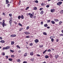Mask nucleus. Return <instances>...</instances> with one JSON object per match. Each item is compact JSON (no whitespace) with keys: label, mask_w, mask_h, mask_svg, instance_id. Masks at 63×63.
I'll list each match as a JSON object with an SVG mask.
<instances>
[{"label":"nucleus","mask_w":63,"mask_h":63,"mask_svg":"<svg viewBox=\"0 0 63 63\" xmlns=\"http://www.w3.org/2000/svg\"><path fill=\"white\" fill-rule=\"evenodd\" d=\"M55 11V10L54 9H52L51 10V12H53L54 11Z\"/></svg>","instance_id":"nucleus-13"},{"label":"nucleus","mask_w":63,"mask_h":63,"mask_svg":"<svg viewBox=\"0 0 63 63\" xmlns=\"http://www.w3.org/2000/svg\"><path fill=\"white\" fill-rule=\"evenodd\" d=\"M51 41L52 42H53V41H54V39L53 38H52L51 39Z\"/></svg>","instance_id":"nucleus-31"},{"label":"nucleus","mask_w":63,"mask_h":63,"mask_svg":"<svg viewBox=\"0 0 63 63\" xmlns=\"http://www.w3.org/2000/svg\"><path fill=\"white\" fill-rule=\"evenodd\" d=\"M0 40H2V39H3L2 38V37H0Z\"/></svg>","instance_id":"nucleus-58"},{"label":"nucleus","mask_w":63,"mask_h":63,"mask_svg":"<svg viewBox=\"0 0 63 63\" xmlns=\"http://www.w3.org/2000/svg\"><path fill=\"white\" fill-rule=\"evenodd\" d=\"M9 23H10V25H11V24H12V20H10L9 21Z\"/></svg>","instance_id":"nucleus-12"},{"label":"nucleus","mask_w":63,"mask_h":63,"mask_svg":"<svg viewBox=\"0 0 63 63\" xmlns=\"http://www.w3.org/2000/svg\"><path fill=\"white\" fill-rule=\"evenodd\" d=\"M37 56H39V57H40V55L39 54H37Z\"/></svg>","instance_id":"nucleus-55"},{"label":"nucleus","mask_w":63,"mask_h":63,"mask_svg":"<svg viewBox=\"0 0 63 63\" xmlns=\"http://www.w3.org/2000/svg\"><path fill=\"white\" fill-rule=\"evenodd\" d=\"M9 61H12L13 60V59H12V58L9 59Z\"/></svg>","instance_id":"nucleus-33"},{"label":"nucleus","mask_w":63,"mask_h":63,"mask_svg":"<svg viewBox=\"0 0 63 63\" xmlns=\"http://www.w3.org/2000/svg\"><path fill=\"white\" fill-rule=\"evenodd\" d=\"M46 7L47 8H49V5H47L46 6Z\"/></svg>","instance_id":"nucleus-41"},{"label":"nucleus","mask_w":63,"mask_h":63,"mask_svg":"<svg viewBox=\"0 0 63 63\" xmlns=\"http://www.w3.org/2000/svg\"><path fill=\"white\" fill-rule=\"evenodd\" d=\"M34 41L36 43H38V42H39V40L37 39H36Z\"/></svg>","instance_id":"nucleus-8"},{"label":"nucleus","mask_w":63,"mask_h":63,"mask_svg":"<svg viewBox=\"0 0 63 63\" xmlns=\"http://www.w3.org/2000/svg\"><path fill=\"white\" fill-rule=\"evenodd\" d=\"M17 62H20V59H18L17 60Z\"/></svg>","instance_id":"nucleus-37"},{"label":"nucleus","mask_w":63,"mask_h":63,"mask_svg":"<svg viewBox=\"0 0 63 63\" xmlns=\"http://www.w3.org/2000/svg\"><path fill=\"white\" fill-rule=\"evenodd\" d=\"M43 34L44 35H47V33H46V32H44L43 33Z\"/></svg>","instance_id":"nucleus-24"},{"label":"nucleus","mask_w":63,"mask_h":63,"mask_svg":"<svg viewBox=\"0 0 63 63\" xmlns=\"http://www.w3.org/2000/svg\"><path fill=\"white\" fill-rule=\"evenodd\" d=\"M27 61H24L23 63H27Z\"/></svg>","instance_id":"nucleus-51"},{"label":"nucleus","mask_w":63,"mask_h":63,"mask_svg":"<svg viewBox=\"0 0 63 63\" xmlns=\"http://www.w3.org/2000/svg\"><path fill=\"white\" fill-rule=\"evenodd\" d=\"M2 55H5V54L4 52H2Z\"/></svg>","instance_id":"nucleus-29"},{"label":"nucleus","mask_w":63,"mask_h":63,"mask_svg":"<svg viewBox=\"0 0 63 63\" xmlns=\"http://www.w3.org/2000/svg\"><path fill=\"white\" fill-rule=\"evenodd\" d=\"M62 33H63V30H62Z\"/></svg>","instance_id":"nucleus-63"},{"label":"nucleus","mask_w":63,"mask_h":63,"mask_svg":"<svg viewBox=\"0 0 63 63\" xmlns=\"http://www.w3.org/2000/svg\"><path fill=\"white\" fill-rule=\"evenodd\" d=\"M44 23V22H43V21H41V25H43V23Z\"/></svg>","instance_id":"nucleus-40"},{"label":"nucleus","mask_w":63,"mask_h":63,"mask_svg":"<svg viewBox=\"0 0 63 63\" xmlns=\"http://www.w3.org/2000/svg\"><path fill=\"white\" fill-rule=\"evenodd\" d=\"M0 42L2 43H5V41L3 40H2L0 41Z\"/></svg>","instance_id":"nucleus-9"},{"label":"nucleus","mask_w":63,"mask_h":63,"mask_svg":"<svg viewBox=\"0 0 63 63\" xmlns=\"http://www.w3.org/2000/svg\"><path fill=\"white\" fill-rule=\"evenodd\" d=\"M3 23L2 24V25L3 27H4V26H6L7 25L5 23V21L4 20H3L2 21Z\"/></svg>","instance_id":"nucleus-1"},{"label":"nucleus","mask_w":63,"mask_h":63,"mask_svg":"<svg viewBox=\"0 0 63 63\" xmlns=\"http://www.w3.org/2000/svg\"><path fill=\"white\" fill-rule=\"evenodd\" d=\"M29 7L28 6V7H27L26 8V10H28V9H29Z\"/></svg>","instance_id":"nucleus-25"},{"label":"nucleus","mask_w":63,"mask_h":63,"mask_svg":"<svg viewBox=\"0 0 63 63\" xmlns=\"http://www.w3.org/2000/svg\"><path fill=\"white\" fill-rule=\"evenodd\" d=\"M10 4H9V3L8 4H7V7H9V6H10Z\"/></svg>","instance_id":"nucleus-46"},{"label":"nucleus","mask_w":63,"mask_h":63,"mask_svg":"<svg viewBox=\"0 0 63 63\" xmlns=\"http://www.w3.org/2000/svg\"><path fill=\"white\" fill-rule=\"evenodd\" d=\"M16 47L18 48H20V47L18 45L16 46Z\"/></svg>","instance_id":"nucleus-23"},{"label":"nucleus","mask_w":63,"mask_h":63,"mask_svg":"<svg viewBox=\"0 0 63 63\" xmlns=\"http://www.w3.org/2000/svg\"><path fill=\"white\" fill-rule=\"evenodd\" d=\"M47 29H49V28H50V27H47Z\"/></svg>","instance_id":"nucleus-56"},{"label":"nucleus","mask_w":63,"mask_h":63,"mask_svg":"<svg viewBox=\"0 0 63 63\" xmlns=\"http://www.w3.org/2000/svg\"><path fill=\"white\" fill-rule=\"evenodd\" d=\"M31 55H33V52H32L30 53Z\"/></svg>","instance_id":"nucleus-15"},{"label":"nucleus","mask_w":63,"mask_h":63,"mask_svg":"<svg viewBox=\"0 0 63 63\" xmlns=\"http://www.w3.org/2000/svg\"><path fill=\"white\" fill-rule=\"evenodd\" d=\"M45 52H45V51L43 52V54H45Z\"/></svg>","instance_id":"nucleus-60"},{"label":"nucleus","mask_w":63,"mask_h":63,"mask_svg":"<svg viewBox=\"0 0 63 63\" xmlns=\"http://www.w3.org/2000/svg\"><path fill=\"white\" fill-rule=\"evenodd\" d=\"M9 15L10 16H12V15L11 14H9Z\"/></svg>","instance_id":"nucleus-54"},{"label":"nucleus","mask_w":63,"mask_h":63,"mask_svg":"<svg viewBox=\"0 0 63 63\" xmlns=\"http://www.w3.org/2000/svg\"><path fill=\"white\" fill-rule=\"evenodd\" d=\"M27 55V53H25L24 55V56H26Z\"/></svg>","instance_id":"nucleus-22"},{"label":"nucleus","mask_w":63,"mask_h":63,"mask_svg":"<svg viewBox=\"0 0 63 63\" xmlns=\"http://www.w3.org/2000/svg\"><path fill=\"white\" fill-rule=\"evenodd\" d=\"M14 43L15 42H14V41H12L11 43V45H14Z\"/></svg>","instance_id":"nucleus-16"},{"label":"nucleus","mask_w":63,"mask_h":63,"mask_svg":"<svg viewBox=\"0 0 63 63\" xmlns=\"http://www.w3.org/2000/svg\"><path fill=\"white\" fill-rule=\"evenodd\" d=\"M44 5H45V3H43L41 4V6H43Z\"/></svg>","instance_id":"nucleus-35"},{"label":"nucleus","mask_w":63,"mask_h":63,"mask_svg":"<svg viewBox=\"0 0 63 63\" xmlns=\"http://www.w3.org/2000/svg\"><path fill=\"white\" fill-rule=\"evenodd\" d=\"M21 18V16H19L18 17V18L19 19H20Z\"/></svg>","instance_id":"nucleus-36"},{"label":"nucleus","mask_w":63,"mask_h":63,"mask_svg":"<svg viewBox=\"0 0 63 63\" xmlns=\"http://www.w3.org/2000/svg\"><path fill=\"white\" fill-rule=\"evenodd\" d=\"M21 18H22V19H24V16H23V15H22L21 16Z\"/></svg>","instance_id":"nucleus-18"},{"label":"nucleus","mask_w":63,"mask_h":63,"mask_svg":"<svg viewBox=\"0 0 63 63\" xmlns=\"http://www.w3.org/2000/svg\"><path fill=\"white\" fill-rule=\"evenodd\" d=\"M62 3V2L60 1L58 3H57V5H58L59 6H60V5H61V4Z\"/></svg>","instance_id":"nucleus-4"},{"label":"nucleus","mask_w":63,"mask_h":63,"mask_svg":"<svg viewBox=\"0 0 63 63\" xmlns=\"http://www.w3.org/2000/svg\"><path fill=\"white\" fill-rule=\"evenodd\" d=\"M45 58H48L49 57V56L47 55L45 56Z\"/></svg>","instance_id":"nucleus-11"},{"label":"nucleus","mask_w":63,"mask_h":63,"mask_svg":"<svg viewBox=\"0 0 63 63\" xmlns=\"http://www.w3.org/2000/svg\"><path fill=\"white\" fill-rule=\"evenodd\" d=\"M10 47H10V46H8L6 47H4L3 48V50L4 49H9V48H10Z\"/></svg>","instance_id":"nucleus-2"},{"label":"nucleus","mask_w":63,"mask_h":63,"mask_svg":"<svg viewBox=\"0 0 63 63\" xmlns=\"http://www.w3.org/2000/svg\"><path fill=\"white\" fill-rule=\"evenodd\" d=\"M43 8H40V11H41L42 10H43Z\"/></svg>","instance_id":"nucleus-50"},{"label":"nucleus","mask_w":63,"mask_h":63,"mask_svg":"<svg viewBox=\"0 0 63 63\" xmlns=\"http://www.w3.org/2000/svg\"><path fill=\"white\" fill-rule=\"evenodd\" d=\"M26 38H30V36H26Z\"/></svg>","instance_id":"nucleus-34"},{"label":"nucleus","mask_w":63,"mask_h":63,"mask_svg":"<svg viewBox=\"0 0 63 63\" xmlns=\"http://www.w3.org/2000/svg\"><path fill=\"white\" fill-rule=\"evenodd\" d=\"M43 13H44V11L43 10L41 11L40 12V14H41V15H42L43 14Z\"/></svg>","instance_id":"nucleus-14"},{"label":"nucleus","mask_w":63,"mask_h":63,"mask_svg":"<svg viewBox=\"0 0 63 63\" xmlns=\"http://www.w3.org/2000/svg\"><path fill=\"white\" fill-rule=\"evenodd\" d=\"M11 57H13V58H15V55H12L11 56Z\"/></svg>","instance_id":"nucleus-26"},{"label":"nucleus","mask_w":63,"mask_h":63,"mask_svg":"<svg viewBox=\"0 0 63 63\" xmlns=\"http://www.w3.org/2000/svg\"><path fill=\"white\" fill-rule=\"evenodd\" d=\"M62 23V22L61 21L60 22H59V25H61V24Z\"/></svg>","instance_id":"nucleus-32"},{"label":"nucleus","mask_w":63,"mask_h":63,"mask_svg":"<svg viewBox=\"0 0 63 63\" xmlns=\"http://www.w3.org/2000/svg\"><path fill=\"white\" fill-rule=\"evenodd\" d=\"M33 45V44L32 43H31L30 44V46H32Z\"/></svg>","instance_id":"nucleus-47"},{"label":"nucleus","mask_w":63,"mask_h":63,"mask_svg":"<svg viewBox=\"0 0 63 63\" xmlns=\"http://www.w3.org/2000/svg\"><path fill=\"white\" fill-rule=\"evenodd\" d=\"M59 57V55L57 54V55H55V57L56 59H57Z\"/></svg>","instance_id":"nucleus-5"},{"label":"nucleus","mask_w":63,"mask_h":63,"mask_svg":"<svg viewBox=\"0 0 63 63\" xmlns=\"http://www.w3.org/2000/svg\"><path fill=\"white\" fill-rule=\"evenodd\" d=\"M2 20V18L0 17V20Z\"/></svg>","instance_id":"nucleus-61"},{"label":"nucleus","mask_w":63,"mask_h":63,"mask_svg":"<svg viewBox=\"0 0 63 63\" xmlns=\"http://www.w3.org/2000/svg\"><path fill=\"white\" fill-rule=\"evenodd\" d=\"M21 50H19L18 51V52L19 53H20V52H21Z\"/></svg>","instance_id":"nucleus-52"},{"label":"nucleus","mask_w":63,"mask_h":63,"mask_svg":"<svg viewBox=\"0 0 63 63\" xmlns=\"http://www.w3.org/2000/svg\"><path fill=\"white\" fill-rule=\"evenodd\" d=\"M3 15H4V16H5V13H3Z\"/></svg>","instance_id":"nucleus-59"},{"label":"nucleus","mask_w":63,"mask_h":63,"mask_svg":"<svg viewBox=\"0 0 63 63\" xmlns=\"http://www.w3.org/2000/svg\"><path fill=\"white\" fill-rule=\"evenodd\" d=\"M31 60L32 61H33L34 60V59L33 58Z\"/></svg>","instance_id":"nucleus-44"},{"label":"nucleus","mask_w":63,"mask_h":63,"mask_svg":"<svg viewBox=\"0 0 63 63\" xmlns=\"http://www.w3.org/2000/svg\"><path fill=\"white\" fill-rule=\"evenodd\" d=\"M35 2L36 3H38V1L37 0H35Z\"/></svg>","instance_id":"nucleus-39"},{"label":"nucleus","mask_w":63,"mask_h":63,"mask_svg":"<svg viewBox=\"0 0 63 63\" xmlns=\"http://www.w3.org/2000/svg\"><path fill=\"white\" fill-rule=\"evenodd\" d=\"M50 22V20H48L47 21V22L48 23Z\"/></svg>","instance_id":"nucleus-53"},{"label":"nucleus","mask_w":63,"mask_h":63,"mask_svg":"<svg viewBox=\"0 0 63 63\" xmlns=\"http://www.w3.org/2000/svg\"><path fill=\"white\" fill-rule=\"evenodd\" d=\"M29 16H30V17L31 18H33V17L34 16V15L32 14L31 13H29L28 14Z\"/></svg>","instance_id":"nucleus-3"},{"label":"nucleus","mask_w":63,"mask_h":63,"mask_svg":"<svg viewBox=\"0 0 63 63\" xmlns=\"http://www.w3.org/2000/svg\"><path fill=\"white\" fill-rule=\"evenodd\" d=\"M36 18V16H35L33 17V18L35 19Z\"/></svg>","instance_id":"nucleus-49"},{"label":"nucleus","mask_w":63,"mask_h":63,"mask_svg":"<svg viewBox=\"0 0 63 63\" xmlns=\"http://www.w3.org/2000/svg\"><path fill=\"white\" fill-rule=\"evenodd\" d=\"M10 51L11 52H13H13H14V51L13 50H12V49L10 50Z\"/></svg>","instance_id":"nucleus-27"},{"label":"nucleus","mask_w":63,"mask_h":63,"mask_svg":"<svg viewBox=\"0 0 63 63\" xmlns=\"http://www.w3.org/2000/svg\"><path fill=\"white\" fill-rule=\"evenodd\" d=\"M54 21H56V22H57V21H59V20L58 19H54Z\"/></svg>","instance_id":"nucleus-21"},{"label":"nucleus","mask_w":63,"mask_h":63,"mask_svg":"<svg viewBox=\"0 0 63 63\" xmlns=\"http://www.w3.org/2000/svg\"><path fill=\"white\" fill-rule=\"evenodd\" d=\"M49 56H51V54H49Z\"/></svg>","instance_id":"nucleus-62"},{"label":"nucleus","mask_w":63,"mask_h":63,"mask_svg":"<svg viewBox=\"0 0 63 63\" xmlns=\"http://www.w3.org/2000/svg\"><path fill=\"white\" fill-rule=\"evenodd\" d=\"M24 33L25 34H26V35H28V34H30V32H24Z\"/></svg>","instance_id":"nucleus-6"},{"label":"nucleus","mask_w":63,"mask_h":63,"mask_svg":"<svg viewBox=\"0 0 63 63\" xmlns=\"http://www.w3.org/2000/svg\"><path fill=\"white\" fill-rule=\"evenodd\" d=\"M29 26H28L27 27V29H26L27 30H28V29H29Z\"/></svg>","instance_id":"nucleus-43"},{"label":"nucleus","mask_w":63,"mask_h":63,"mask_svg":"<svg viewBox=\"0 0 63 63\" xmlns=\"http://www.w3.org/2000/svg\"><path fill=\"white\" fill-rule=\"evenodd\" d=\"M58 41H59V40H58V39H57V40H56V42H58Z\"/></svg>","instance_id":"nucleus-57"},{"label":"nucleus","mask_w":63,"mask_h":63,"mask_svg":"<svg viewBox=\"0 0 63 63\" xmlns=\"http://www.w3.org/2000/svg\"><path fill=\"white\" fill-rule=\"evenodd\" d=\"M48 26L47 24H46L44 25V26L45 27H47Z\"/></svg>","instance_id":"nucleus-19"},{"label":"nucleus","mask_w":63,"mask_h":63,"mask_svg":"<svg viewBox=\"0 0 63 63\" xmlns=\"http://www.w3.org/2000/svg\"><path fill=\"white\" fill-rule=\"evenodd\" d=\"M16 36V35L15 34H13L10 35V37H15Z\"/></svg>","instance_id":"nucleus-7"},{"label":"nucleus","mask_w":63,"mask_h":63,"mask_svg":"<svg viewBox=\"0 0 63 63\" xmlns=\"http://www.w3.org/2000/svg\"><path fill=\"white\" fill-rule=\"evenodd\" d=\"M33 10H37V8L36 7H34Z\"/></svg>","instance_id":"nucleus-17"},{"label":"nucleus","mask_w":63,"mask_h":63,"mask_svg":"<svg viewBox=\"0 0 63 63\" xmlns=\"http://www.w3.org/2000/svg\"><path fill=\"white\" fill-rule=\"evenodd\" d=\"M23 28H21V29H20L19 30V31H21V30H22V29H23Z\"/></svg>","instance_id":"nucleus-45"},{"label":"nucleus","mask_w":63,"mask_h":63,"mask_svg":"<svg viewBox=\"0 0 63 63\" xmlns=\"http://www.w3.org/2000/svg\"><path fill=\"white\" fill-rule=\"evenodd\" d=\"M51 49H49L48 50H47V51L48 52H50V51H51Z\"/></svg>","instance_id":"nucleus-30"},{"label":"nucleus","mask_w":63,"mask_h":63,"mask_svg":"<svg viewBox=\"0 0 63 63\" xmlns=\"http://www.w3.org/2000/svg\"><path fill=\"white\" fill-rule=\"evenodd\" d=\"M61 12L62 13H63V10H61Z\"/></svg>","instance_id":"nucleus-64"},{"label":"nucleus","mask_w":63,"mask_h":63,"mask_svg":"<svg viewBox=\"0 0 63 63\" xmlns=\"http://www.w3.org/2000/svg\"><path fill=\"white\" fill-rule=\"evenodd\" d=\"M18 24L20 26H22V24H21L20 23H18Z\"/></svg>","instance_id":"nucleus-28"},{"label":"nucleus","mask_w":63,"mask_h":63,"mask_svg":"<svg viewBox=\"0 0 63 63\" xmlns=\"http://www.w3.org/2000/svg\"><path fill=\"white\" fill-rule=\"evenodd\" d=\"M5 57H6V58H7V59H8V58L9 57L8 56H5Z\"/></svg>","instance_id":"nucleus-48"},{"label":"nucleus","mask_w":63,"mask_h":63,"mask_svg":"<svg viewBox=\"0 0 63 63\" xmlns=\"http://www.w3.org/2000/svg\"><path fill=\"white\" fill-rule=\"evenodd\" d=\"M60 36H63V33H62V34H60Z\"/></svg>","instance_id":"nucleus-38"},{"label":"nucleus","mask_w":63,"mask_h":63,"mask_svg":"<svg viewBox=\"0 0 63 63\" xmlns=\"http://www.w3.org/2000/svg\"><path fill=\"white\" fill-rule=\"evenodd\" d=\"M51 23H52V24H55V22L54 21H51Z\"/></svg>","instance_id":"nucleus-20"},{"label":"nucleus","mask_w":63,"mask_h":63,"mask_svg":"<svg viewBox=\"0 0 63 63\" xmlns=\"http://www.w3.org/2000/svg\"><path fill=\"white\" fill-rule=\"evenodd\" d=\"M8 1H9V0H6V4H8V3H9V2Z\"/></svg>","instance_id":"nucleus-10"},{"label":"nucleus","mask_w":63,"mask_h":63,"mask_svg":"<svg viewBox=\"0 0 63 63\" xmlns=\"http://www.w3.org/2000/svg\"><path fill=\"white\" fill-rule=\"evenodd\" d=\"M40 47H43V45H40L39 46Z\"/></svg>","instance_id":"nucleus-42"}]
</instances>
